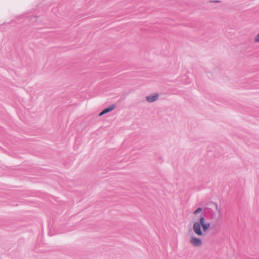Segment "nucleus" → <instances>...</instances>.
Returning a JSON list of instances; mask_svg holds the SVG:
<instances>
[{
  "instance_id": "1",
  "label": "nucleus",
  "mask_w": 259,
  "mask_h": 259,
  "mask_svg": "<svg viewBox=\"0 0 259 259\" xmlns=\"http://www.w3.org/2000/svg\"><path fill=\"white\" fill-rule=\"evenodd\" d=\"M210 224L206 221L204 217L200 215L197 221L194 222L192 229L197 236H192L189 238V242L194 247H199L203 244V240L200 237L204 235L205 233L209 229Z\"/></svg>"
},
{
  "instance_id": "2",
  "label": "nucleus",
  "mask_w": 259,
  "mask_h": 259,
  "mask_svg": "<svg viewBox=\"0 0 259 259\" xmlns=\"http://www.w3.org/2000/svg\"><path fill=\"white\" fill-rule=\"evenodd\" d=\"M159 97L158 93H154L152 95H149L146 97V100L147 102L149 103H152L156 101Z\"/></svg>"
},
{
  "instance_id": "3",
  "label": "nucleus",
  "mask_w": 259,
  "mask_h": 259,
  "mask_svg": "<svg viewBox=\"0 0 259 259\" xmlns=\"http://www.w3.org/2000/svg\"><path fill=\"white\" fill-rule=\"evenodd\" d=\"M115 108V105H111L109 106L108 107L106 108L104 110H103L100 113H107L108 112H109L111 111H112L113 109Z\"/></svg>"
},
{
  "instance_id": "4",
  "label": "nucleus",
  "mask_w": 259,
  "mask_h": 259,
  "mask_svg": "<svg viewBox=\"0 0 259 259\" xmlns=\"http://www.w3.org/2000/svg\"><path fill=\"white\" fill-rule=\"evenodd\" d=\"M253 41L255 43L259 42V33L253 38Z\"/></svg>"
},
{
  "instance_id": "5",
  "label": "nucleus",
  "mask_w": 259,
  "mask_h": 259,
  "mask_svg": "<svg viewBox=\"0 0 259 259\" xmlns=\"http://www.w3.org/2000/svg\"><path fill=\"white\" fill-rule=\"evenodd\" d=\"M202 211V208L199 207L198 208H197L194 212V215H196L198 213H199L200 212H201Z\"/></svg>"
}]
</instances>
